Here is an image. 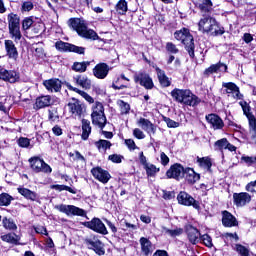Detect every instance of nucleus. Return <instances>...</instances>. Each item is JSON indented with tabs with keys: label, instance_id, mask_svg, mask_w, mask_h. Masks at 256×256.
I'll list each match as a JSON object with an SVG mask.
<instances>
[{
	"label": "nucleus",
	"instance_id": "obj_46",
	"mask_svg": "<svg viewBox=\"0 0 256 256\" xmlns=\"http://www.w3.org/2000/svg\"><path fill=\"white\" fill-rule=\"evenodd\" d=\"M116 11L119 15H125L127 13V1L120 0L116 5Z\"/></svg>",
	"mask_w": 256,
	"mask_h": 256
},
{
	"label": "nucleus",
	"instance_id": "obj_49",
	"mask_svg": "<svg viewBox=\"0 0 256 256\" xmlns=\"http://www.w3.org/2000/svg\"><path fill=\"white\" fill-rule=\"evenodd\" d=\"M35 25V21H33L32 17H27L22 21V29L23 31H28Z\"/></svg>",
	"mask_w": 256,
	"mask_h": 256
},
{
	"label": "nucleus",
	"instance_id": "obj_57",
	"mask_svg": "<svg viewBox=\"0 0 256 256\" xmlns=\"http://www.w3.org/2000/svg\"><path fill=\"white\" fill-rule=\"evenodd\" d=\"M124 143L129 151H135V149H139V147H137V144H135L134 139H126Z\"/></svg>",
	"mask_w": 256,
	"mask_h": 256
},
{
	"label": "nucleus",
	"instance_id": "obj_27",
	"mask_svg": "<svg viewBox=\"0 0 256 256\" xmlns=\"http://www.w3.org/2000/svg\"><path fill=\"white\" fill-rule=\"evenodd\" d=\"M222 215V225H224V227H237V225H239L237 218L229 211H223Z\"/></svg>",
	"mask_w": 256,
	"mask_h": 256
},
{
	"label": "nucleus",
	"instance_id": "obj_6",
	"mask_svg": "<svg viewBox=\"0 0 256 256\" xmlns=\"http://www.w3.org/2000/svg\"><path fill=\"white\" fill-rule=\"evenodd\" d=\"M92 123L93 125H97L99 129H104L105 125H107V117H105V108L101 102H95L92 105V113H91Z\"/></svg>",
	"mask_w": 256,
	"mask_h": 256
},
{
	"label": "nucleus",
	"instance_id": "obj_24",
	"mask_svg": "<svg viewBox=\"0 0 256 256\" xmlns=\"http://www.w3.org/2000/svg\"><path fill=\"white\" fill-rule=\"evenodd\" d=\"M4 45L7 57L13 61H17L19 52L17 51V47H15V43L12 40H5Z\"/></svg>",
	"mask_w": 256,
	"mask_h": 256
},
{
	"label": "nucleus",
	"instance_id": "obj_13",
	"mask_svg": "<svg viewBox=\"0 0 256 256\" xmlns=\"http://www.w3.org/2000/svg\"><path fill=\"white\" fill-rule=\"evenodd\" d=\"M166 177L168 179H183L185 177V168L181 164L172 165L166 172Z\"/></svg>",
	"mask_w": 256,
	"mask_h": 256
},
{
	"label": "nucleus",
	"instance_id": "obj_45",
	"mask_svg": "<svg viewBox=\"0 0 256 256\" xmlns=\"http://www.w3.org/2000/svg\"><path fill=\"white\" fill-rule=\"evenodd\" d=\"M163 232L166 235H169L170 237H179V235H183V229L182 228H175L173 230L168 228H163Z\"/></svg>",
	"mask_w": 256,
	"mask_h": 256
},
{
	"label": "nucleus",
	"instance_id": "obj_19",
	"mask_svg": "<svg viewBox=\"0 0 256 256\" xmlns=\"http://www.w3.org/2000/svg\"><path fill=\"white\" fill-rule=\"evenodd\" d=\"M137 125H138V127H141V129H143V131H146L147 134L149 135V137H151V135H155V133H157V127L149 119L140 118L137 120Z\"/></svg>",
	"mask_w": 256,
	"mask_h": 256
},
{
	"label": "nucleus",
	"instance_id": "obj_9",
	"mask_svg": "<svg viewBox=\"0 0 256 256\" xmlns=\"http://www.w3.org/2000/svg\"><path fill=\"white\" fill-rule=\"evenodd\" d=\"M30 167L35 171V173H46L50 174L53 172V169L49 164L45 163L44 159L40 157H32L29 159Z\"/></svg>",
	"mask_w": 256,
	"mask_h": 256
},
{
	"label": "nucleus",
	"instance_id": "obj_10",
	"mask_svg": "<svg viewBox=\"0 0 256 256\" xmlns=\"http://www.w3.org/2000/svg\"><path fill=\"white\" fill-rule=\"evenodd\" d=\"M84 226L96 233H100V235H108L109 231H107V227L101 219L93 218L91 221L84 222Z\"/></svg>",
	"mask_w": 256,
	"mask_h": 256
},
{
	"label": "nucleus",
	"instance_id": "obj_20",
	"mask_svg": "<svg viewBox=\"0 0 256 256\" xmlns=\"http://www.w3.org/2000/svg\"><path fill=\"white\" fill-rule=\"evenodd\" d=\"M187 239L192 245H197L201 241V232L192 225L186 226Z\"/></svg>",
	"mask_w": 256,
	"mask_h": 256
},
{
	"label": "nucleus",
	"instance_id": "obj_11",
	"mask_svg": "<svg viewBox=\"0 0 256 256\" xmlns=\"http://www.w3.org/2000/svg\"><path fill=\"white\" fill-rule=\"evenodd\" d=\"M55 47L58 51H64V52L70 51L72 53H78V55H83V53H85L84 47H79L63 41L56 42Z\"/></svg>",
	"mask_w": 256,
	"mask_h": 256
},
{
	"label": "nucleus",
	"instance_id": "obj_12",
	"mask_svg": "<svg viewBox=\"0 0 256 256\" xmlns=\"http://www.w3.org/2000/svg\"><path fill=\"white\" fill-rule=\"evenodd\" d=\"M178 203L180 205H185L186 207H192L194 209H199V201L195 200L191 195H189L187 192H180L177 196Z\"/></svg>",
	"mask_w": 256,
	"mask_h": 256
},
{
	"label": "nucleus",
	"instance_id": "obj_32",
	"mask_svg": "<svg viewBox=\"0 0 256 256\" xmlns=\"http://www.w3.org/2000/svg\"><path fill=\"white\" fill-rule=\"evenodd\" d=\"M73 81L83 89H91V81L85 75H77L73 78Z\"/></svg>",
	"mask_w": 256,
	"mask_h": 256
},
{
	"label": "nucleus",
	"instance_id": "obj_41",
	"mask_svg": "<svg viewBox=\"0 0 256 256\" xmlns=\"http://www.w3.org/2000/svg\"><path fill=\"white\" fill-rule=\"evenodd\" d=\"M140 244H141V249H142V253L149 255V253H151L153 246L151 245V241H149V239L147 238H141L140 239Z\"/></svg>",
	"mask_w": 256,
	"mask_h": 256
},
{
	"label": "nucleus",
	"instance_id": "obj_47",
	"mask_svg": "<svg viewBox=\"0 0 256 256\" xmlns=\"http://www.w3.org/2000/svg\"><path fill=\"white\" fill-rule=\"evenodd\" d=\"M228 143H229V140H227V138H222L215 142L214 147L218 151H223V149H227Z\"/></svg>",
	"mask_w": 256,
	"mask_h": 256
},
{
	"label": "nucleus",
	"instance_id": "obj_31",
	"mask_svg": "<svg viewBox=\"0 0 256 256\" xmlns=\"http://www.w3.org/2000/svg\"><path fill=\"white\" fill-rule=\"evenodd\" d=\"M51 105H53V98H51L50 95L40 96L36 98V109H45V107H49Z\"/></svg>",
	"mask_w": 256,
	"mask_h": 256
},
{
	"label": "nucleus",
	"instance_id": "obj_38",
	"mask_svg": "<svg viewBox=\"0 0 256 256\" xmlns=\"http://www.w3.org/2000/svg\"><path fill=\"white\" fill-rule=\"evenodd\" d=\"M2 241L6 243H12V245H17L21 241V237L15 233H8L1 236Z\"/></svg>",
	"mask_w": 256,
	"mask_h": 256
},
{
	"label": "nucleus",
	"instance_id": "obj_30",
	"mask_svg": "<svg viewBox=\"0 0 256 256\" xmlns=\"http://www.w3.org/2000/svg\"><path fill=\"white\" fill-rule=\"evenodd\" d=\"M184 177L187 183H190V185L197 183V181L201 179V176L198 173H196V171L193 170V168H185Z\"/></svg>",
	"mask_w": 256,
	"mask_h": 256
},
{
	"label": "nucleus",
	"instance_id": "obj_36",
	"mask_svg": "<svg viewBox=\"0 0 256 256\" xmlns=\"http://www.w3.org/2000/svg\"><path fill=\"white\" fill-rule=\"evenodd\" d=\"M91 65V62L89 61H83V62H74L71 69L72 71H75L76 73H85L87 71V67Z\"/></svg>",
	"mask_w": 256,
	"mask_h": 256
},
{
	"label": "nucleus",
	"instance_id": "obj_28",
	"mask_svg": "<svg viewBox=\"0 0 256 256\" xmlns=\"http://www.w3.org/2000/svg\"><path fill=\"white\" fill-rule=\"evenodd\" d=\"M198 8L200 10V13L202 14V17L211 15L213 12V2L211 0H202L198 4Z\"/></svg>",
	"mask_w": 256,
	"mask_h": 256
},
{
	"label": "nucleus",
	"instance_id": "obj_59",
	"mask_svg": "<svg viewBox=\"0 0 256 256\" xmlns=\"http://www.w3.org/2000/svg\"><path fill=\"white\" fill-rule=\"evenodd\" d=\"M250 131L253 132L252 139L256 142V119H251L249 123Z\"/></svg>",
	"mask_w": 256,
	"mask_h": 256
},
{
	"label": "nucleus",
	"instance_id": "obj_42",
	"mask_svg": "<svg viewBox=\"0 0 256 256\" xmlns=\"http://www.w3.org/2000/svg\"><path fill=\"white\" fill-rule=\"evenodd\" d=\"M197 163H199L200 167H202V169H206V171H211V167H212V162H211V158L209 157H202V158H197Z\"/></svg>",
	"mask_w": 256,
	"mask_h": 256
},
{
	"label": "nucleus",
	"instance_id": "obj_21",
	"mask_svg": "<svg viewBox=\"0 0 256 256\" xmlns=\"http://www.w3.org/2000/svg\"><path fill=\"white\" fill-rule=\"evenodd\" d=\"M111 67L107 63H99L93 68V75L96 79H105L109 75Z\"/></svg>",
	"mask_w": 256,
	"mask_h": 256
},
{
	"label": "nucleus",
	"instance_id": "obj_50",
	"mask_svg": "<svg viewBox=\"0 0 256 256\" xmlns=\"http://www.w3.org/2000/svg\"><path fill=\"white\" fill-rule=\"evenodd\" d=\"M123 159H125V157L121 154H111L108 156V161L112 163H123Z\"/></svg>",
	"mask_w": 256,
	"mask_h": 256
},
{
	"label": "nucleus",
	"instance_id": "obj_5",
	"mask_svg": "<svg viewBox=\"0 0 256 256\" xmlns=\"http://www.w3.org/2000/svg\"><path fill=\"white\" fill-rule=\"evenodd\" d=\"M8 29L11 39H14L15 43L21 41V18L15 13L8 14Z\"/></svg>",
	"mask_w": 256,
	"mask_h": 256
},
{
	"label": "nucleus",
	"instance_id": "obj_7",
	"mask_svg": "<svg viewBox=\"0 0 256 256\" xmlns=\"http://www.w3.org/2000/svg\"><path fill=\"white\" fill-rule=\"evenodd\" d=\"M54 209H57V211H60V213H64L68 217H87V212L84 209L79 208L75 205L59 204L56 205Z\"/></svg>",
	"mask_w": 256,
	"mask_h": 256
},
{
	"label": "nucleus",
	"instance_id": "obj_2",
	"mask_svg": "<svg viewBox=\"0 0 256 256\" xmlns=\"http://www.w3.org/2000/svg\"><path fill=\"white\" fill-rule=\"evenodd\" d=\"M68 27H71L75 32L78 33L80 37L84 39H91L92 41H97L99 39V35L94 30L87 28L85 25V21L79 18H71L68 20Z\"/></svg>",
	"mask_w": 256,
	"mask_h": 256
},
{
	"label": "nucleus",
	"instance_id": "obj_33",
	"mask_svg": "<svg viewBox=\"0 0 256 256\" xmlns=\"http://www.w3.org/2000/svg\"><path fill=\"white\" fill-rule=\"evenodd\" d=\"M155 71L162 87H169L171 85V80H169V77H167L165 71L161 70V68L157 66L155 67Z\"/></svg>",
	"mask_w": 256,
	"mask_h": 256
},
{
	"label": "nucleus",
	"instance_id": "obj_53",
	"mask_svg": "<svg viewBox=\"0 0 256 256\" xmlns=\"http://www.w3.org/2000/svg\"><path fill=\"white\" fill-rule=\"evenodd\" d=\"M200 241H202L206 247H213V240L208 234L200 235Z\"/></svg>",
	"mask_w": 256,
	"mask_h": 256
},
{
	"label": "nucleus",
	"instance_id": "obj_37",
	"mask_svg": "<svg viewBox=\"0 0 256 256\" xmlns=\"http://www.w3.org/2000/svg\"><path fill=\"white\" fill-rule=\"evenodd\" d=\"M94 145L100 153H103V151H107V149H111V147L113 146V144L109 140L103 139L96 141Z\"/></svg>",
	"mask_w": 256,
	"mask_h": 256
},
{
	"label": "nucleus",
	"instance_id": "obj_17",
	"mask_svg": "<svg viewBox=\"0 0 256 256\" xmlns=\"http://www.w3.org/2000/svg\"><path fill=\"white\" fill-rule=\"evenodd\" d=\"M91 173L97 181H100V183H103L104 185L109 183V180L111 179V174L107 170H103L101 167L93 168Z\"/></svg>",
	"mask_w": 256,
	"mask_h": 256
},
{
	"label": "nucleus",
	"instance_id": "obj_48",
	"mask_svg": "<svg viewBox=\"0 0 256 256\" xmlns=\"http://www.w3.org/2000/svg\"><path fill=\"white\" fill-rule=\"evenodd\" d=\"M52 189H55V191H68L69 193H72L73 195H75L77 193V190L69 187V186H65V185H52Z\"/></svg>",
	"mask_w": 256,
	"mask_h": 256
},
{
	"label": "nucleus",
	"instance_id": "obj_34",
	"mask_svg": "<svg viewBox=\"0 0 256 256\" xmlns=\"http://www.w3.org/2000/svg\"><path fill=\"white\" fill-rule=\"evenodd\" d=\"M89 135H91V121L87 119H82V139L83 141H87L89 139Z\"/></svg>",
	"mask_w": 256,
	"mask_h": 256
},
{
	"label": "nucleus",
	"instance_id": "obj_26",
	"mask_svg": "<svg viewBox=\"0 0 256 256\" xmlns=\"http://www.w3.org/2000/svg\"><path fill=\"white\" fill-rule=\"evenodd\" d=\"M17 191L24 199H27L28 201H39V194H37L35 191H31L29 188L20 186L17 188Z\"/></svg>",
	"mask_w": 256,
	"mask_h": 256
},
{
	"label": "nucleus",
	"instance_id": "obj_1",
	"mask_svg": "<svg viewBox=\"0 0 256 256\" xmlns=\"http://www.w3.org/2000/svg\"><path fill=\"white\" fill-rule=\"evenodd\" d=\"M198 30L201 33H206L207 35H211L212 37H217L219 35H223L225 33V28L217 22V19L208 16H203L198 22Z\"/></svg>",
	"mask_w": 256,
	"mask_h": 256
},
{
	"label": "nucleus",
	"instance_id": "obj_3",
	"mask_svg": "<svg viewBox=\"0 0 256 256\" xmlns=\"http://www.w3.org/2000/svg\"><path fill=\"white\" fill-rule=\"evenodd\" d=\"M176 41H181L190 57H195V40L188 28H181L174 32Z\"/></svg>",
	"mask_w": 256,
	"mask_h": 256
},
{
	"label": "nucleus",
	"instance_id": "obj_51",
	"mask_svg": "<svg viewBox=\"0 0 256 256\" xmlns=\"http://www.w3.org/2000/svg\"><path fill=\"white\" fill-rule=\"evenodd\" d=\"M235 249L241 256H249V249L241 244H236Z\"/></svg>",
	"mask_w": 256,
	"mask_h": 256
},
{
	"label": "nucleus",
	"instance_id": "obj_18",
	"mask_svg": "<svg viewBox=\"0 0 256 256\" xmlns=\"http://www.w3.org/2000/svg\"><path fill=\"white\" fill-rule=\"evenodd\" d=\"M223 89H225V93L228 95H232L234 99H243V95L241 91H239V86L235 85L233 82H223Z\"/></svg>",
	"mask_w": 256,
	"mask_h": 256
},
{
	"label": "nucleus",
	"instance_id": "obj_64",
	"mask_svg": "<svg viewBox=\"0 0 256 256\" xmlns=\"http://www.w3.org/2000/svg\"><path fill=\"white\" fill-rule=\"evenodd\" d=\"M33 9V2L26 1L22 4V11L29 12Z\"/></svg>",
	"mask_w": 256,
	"mask_h": 256
},
{
	"label": "nucleus",
	"instance_id": "obj_55",
	"mask_svg": "<svg viewBox=\"0 0 256 256\" xmlns=\"http://www.w3.org/2000/svg\"><path fill=\"white\" fill-rule=\"evenodd\" d=\"M119 105H120V111L122 115H127V113L131 111V106L129 105V103H126L125 101H120Z\"/></svg>",
	"mask_w": 256,
	"mask_h": 256
},
{
	"label": "nucleus",
	"instance_id": "obj_15",
	"mask_svg": "<svg viewBox=\"0 0 256 256\" xmlns=\"http://www.w3.org/2000/svg\"><path fill=\"white\" fill-rule=\"evenodd\" d=\"M88 249L95 251L97 255H105V249H103V242L97 237L88 238L85 240Z\"/></svg>",
	"mask_w": 256,
	"mask_h": 256
},
{
	"label": "nucleus",
	"instance_id": "obj_54",
	"mask_svg": "<svg viewBox=\"0 0 256 256\" xmlns=\"http://www.w3.org/2000/svg\"><path fill=\"white\" fill-rule=\"evenodd\" d=\"M166 50L168 51V53H172L173 55H177V53H179L177 45H175L173 42L166 43Z\"/></svg>",
	"mask_w": 256,
	"mask_h": 256
},
{
	"label": "nucleus",
	"instance_id": "obj_23",
	"mask_svg": "<svg viewBox=\"0 0 256 256\" xmlns=\"http://www.w3.org/2000/svg\"><path fill=\"white\" fill-rule=\"evenodd\" d=\"M215 73H227V66L221 62H218L217 64H212L210 67L206 68L204 70V77H210V75H213Z\"/></svg>",
	"mask_w": 256,
	"mask_h": 256
},
{
	"label": "nucleus",
	"instance_id": "obj_62",
	"mask_svg": "<svg viewBox=\"0 0 256 256\" xmlns=\"http://www.w3.org/2000/svg\"><path fill=\"white\" fill-rule=\"evenodd\" d=\"M242 161H244L246 165H254V163H256V157L243 156Z\"/></svg>",
	"mask_w": 256,
	"mask_h": 256
},
{
	"label": "nucleus",
	"instance_id": "obj_25",
	"mask_svg": "<svg viewBox=\"0 0 256 256\" xmlns=\"http://www.w3.org/2000/svg\"><path fill=\"white\" fill-rule=\"evenodd\" d=\"M43 85L49 93H59L61 91V80L57 78L45 80Z\"/></svg>",
	"mask_w": 256,
	"mask_h": 256
},
{
	"label": "nucleus",
	"instance_id": "obj_29",
	"mask_svg": "<svg viewBox=\"0 0 256 256\" xmlns=\"http://www.w3.org/2000/svg\"><path fill=\"white\" fill-rule=\"evenodd\" d=\"M206 121H208V123L211 124V127H213L215 130L221 129L225 126L223 119L216 114L206 115Z\"/></svg>",
	"mask_w": 256,
	"mask_h": 256
},
{
	"label": "nucleus",
	"instance_id": "obj_61",
	"mask_svg": "<svg viewBox=\"0 0 256 256\" xmlns=\"http://www.w3.org/2000/svg\"><path fill=\"white\" fill-rule=\"evenodd\" d=\"M133 136L136 138V139H145V133L141 131V129L139 128H135L133 130Z\"/></svg>",
	"mask_w": 256,
	"mask_h": 256
},
{
	"label": "nucleus",
	"instance_id": "obj_39",
	"mask_svg": "<svg viewBox=\"0 0 256 256\" xmlns=\"http://www.w3.org/2000/svg\"><path fill=\"white\" fill-rule=\"evenodd\" d=\"M239 105L242 107L243 113L247 117L249 123H251V119H256L253 113H251V107L247 102L240 101Z\"/></svg>",
	"mask_w": 256,
	"mask_h": 256
},
{
	"label": "nucleus",
	"instance_id": "obj_60",
	"mask_svg": "<svg viewBox=\"0 0 256 256\" xmlns=\"http://www.w3.org/2000/svg\"><path fill=\"white\" fill-rule=\"evenodd\" d=\"M160 163L164 167L166 165H169V156L167 154H165V152H161V154H160Z\"/></svg>",
	"mask_w": 256,
	"mask_h": 256
},
{
	"label": "nucleus",
	"instance_id": "obj_16",
	"mask_svg": "<svg viewBox=\"0 0 256 256\" xmlns=\"http://www.w3.org/2000/svg\"><path fill=\"white\" fill-rule=\"evenodd\" d=\"M0 80L7 83H17L19 81V73L15 70L0 69Z\"/></svg>",
	"mask_w": 256,
	"mask_h": 256
},
{
	"label": "nucleus",
	"instance_id": "obj_43",
	"mask_svg": "<svg viewBox=\"0 0 256 256\" xmlns=\"http://www.w3.org/2000/svg\"><path fill=\"white\" fill-rule=\"evenodd\" d=\"M11 201H13L11 195L7 193L0 194V207H9V205H11Z\"/></svg>",
	"mask_w": 256,
	"mask_h": 256
},
{
	"label": "nucleus",
	"instance_id": "obj_8",
	"mask_svg": "<svg viewBox=\"0 0 256 256\" xmlns=\"http://www.w3.org/2000/svg\"><path fill=\"white\" fill-rule=\"evenodd\" d=\"M68 111L74 117H78V119H81V117L85 115L87 108L85 107V104H83V102H81L79 99L72 98L68 102Z\"/></svg>",
	"mask_w": 256,
	"mask_h": 256
},
{
	"label": "nucleus",
	"instance_id": "obj_44",
	"mask_svg": "<svg viewBox=\"0 0 256 256\" xmlns=\"http://www.w3.org/2000/svg\"><path fill=\"white\" fill-rule=\"evenodd\" d=\"M2 223L4 229H8L9 231H15L17 229V224L11 218H3Z\"/></svg>",
	"mask_w": 256,
	"mask_h": 256
},
{
	"label": "nucleus",
	"instance_id": "obj_58",
	"mask_svg": "<svg viewBox=\"0 0 256 256\" xmlns=\"http://www.w3.org/2000/svg\"><path fill=\"white\" fill-rule=\"evenodd\" d=\"M164 121L167 124V127H169L170 129H177V127H179V122H176L171 118H165Z\"/></svg>",
	"mask_w": 256,
	"mask_h": 256
},
{
	"label": "nucleus",
	"instance_id": "obj_22",
	"mask_svg": "<svg viewBox=\"0 0 256 256\" xmlns=\"http://www.w3.org/2000/svg\"><path fill=\"white\" fill-rule=\"evenodd\" d=\"M233 199L236 207H245L247 203H251V195L246 192L234 193Z\"/></svg>",
	"mask_w": 256,
	"mask_h": 256
},
{
	"label": "nucleus",
	"instance_id": "obj_56",
	"mask_svg": "<svg viewBox=\"0 0 256 256\" xmlns=\"http://www.w3.org/2000/svg\"><path fill=\"white\" fill-rule=\"evenodd\" d=\"M67 89H69V91H74V93H78V95H80L81 97H83V99H85L87 92L83 91V90H79L78 88L73 87L71 84L67 83L66 84Z\"/></svg>",
	"mask_w": 256,
	"mask_h": 256
},
{
	"label": "nucleus",
	"instance_id": "obj_40",
	"mask_svg": "<svg viewBox=\"0 0 256 256\" xmlns=\"http://www.w3.org/2000/svg\"><path fill=\"white\" fill-rule=\"evenodd\" d=\"M144 169L146 171L147 177H156L159 171H161L160 168L151 163L146 164V166H144Z\"/></svg>",
	"mask_w": 256,
	"mask_h": 256
},
{
	"label": "nucleus",
	"instance_id": "obj_35",
	"mask_svg": "<svg viewBox=\"0 0 256 256\" xmlns=\"http://www.w3.org/2000/svg\"><path fill=\"white\" fill-rule=\"evenodd\" d=\"M123 81L126 84H118L119 82ZM129 87V78L125 77V74H121L113 83L112 88L116 90L125 89Z\"/></svg>",
	"mask_w": 256,
	"mask_h": 256
},
{
	"label": "nucleus",
	"instance_id": "obj_52",
	"mask_svg": "<svg viewBox=\"0 0 256 256\" xmlns=\"http://www.w3.org/2000/svg\"><path fill=\"white\" fill-rule=\"evenodd\" d=\"M17 143H18L19 147L27 149L31 145V140L29 138L20 137L17 140Z\"/></svg>",
	"mask_w": 256,
	"mask_h": 256
},
{
	"label": "nucleus",
	"instance_id": "obj_14",
	"mask_svg": "<svg viewBox=\"0 0 256 256\" xmlns=\"http://www.w3.org/2000/svg\"><path fill=\"white\" fill-rule=\"evenodd\" d=\"M135 83H139L145 89H152L154 87L153 79L145 72H138L134 75Z\"/></svg>",
	"mask_w": 256,
	"mask_h": 256
},
{
	"label": "nucleus",
	"instance_id": "obj_4",
	"mask_svg": "<svg viewBox=\"0 0 256 256\" xmlns=\"http://www.w3.org/2000/svg\"><path fill=\"white\" fill-rule=\"evenodd\" d=\"M171 96L178 103H183L184 105H189L190 107H195V105H199L200 103L199 97L190 92V90L176 88L171 92Z\"/></svg>",
	"mask_w": 256,
	"mask_h": 256
},
{
	"label": "nucleus",
	"instance_id": "obj_63",
	"mask_svg": "<svg viewBox=\"0 0 256 256\" xmlns=\"http://www.w3.org/2000/svg\"><path fill=\"white\" fill-rule=\"evenodd\" d=\"M246 191L249 193H256V180L246 185Z\"/></svg>",
	"mask_w": 256,
	"mask_h": 256
}]
</instances>
